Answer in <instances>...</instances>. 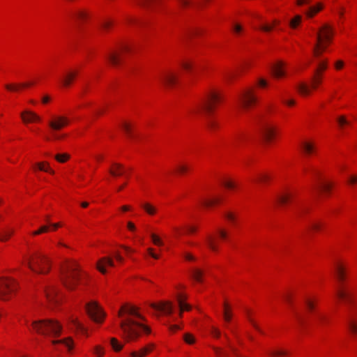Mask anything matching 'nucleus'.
I'll return each mask as SVG.
<instances>
[{
    "label": "nucleus",
    "instance_id": "4",
    "mask_svg": "<svg viewBox=\"0 0 357 357\" xmlns=\"http://www.w3.org/2000/svg\"><path fill=\"white\" fill-rule=\"evenodd\" d=\"M31 328L38 333L52 338L59 336L61 331V326L52 319L34 321L31 324Z\"/></svg>",
    "mask_w": 357,
    "mask_h": 357
},
{
    "label": "nucleus",
    "instance_id": "1",
    "mask_svg": "<svg viewBox=\"0 0 357 357\" xmlns=\"http://www.w3.org/2000/svg\"><path fill=\"white\" fill-rule=\"evenodd\" d=\"M121 318L119 326L122 331L123 337L127 341L136 340L141 335V331L146 334L151 333V328L139 322L135 319L144 321L145 318L139 312V309L133 305H123L118 314Z\"/></svg>",
    "mask_w": 357,
    "mask_h": 357
},
{
    "label": "nucleus",
    "instance_id": "53",
    "mask_svg": "<svg viewBox=\"0 0 357 357\" xmlns=\"http://www.w3.org/2000/svg\"><path fill=\"white\" fill-rule=\"evenodd\" d=\"M181 66L184 70L190 71L192 68L193 63L190 61H183L182 62Z\"/></svg>",
    "mask_w": 357,
    "mask_h": 357
},
{
    "label": "nucleus",
    "instance_id": "22",
    "mask_svg": "<svg viewBox=\"0 0 357 357\" xmlns=\"http://www.w3.org/2000/svg\"><path fill=\"white\" fill-rule=\"evenodd\" d=\"M109 172L112 176H119L124 173V168L121 164L114 163Z\"/></svg>",
    "mask_w": 357,
    "mask_h": 357
},
{
    "label": "nucleus",
    "instance_id": "34",
    "mask_svg": "<svg viewBox=\"0 0 357 357\" xmlns=\"http://www.w3.org/2000/svg\"><path fill=\"white\" fill-rule=\"evenodd\" d=\"M73 16L77 20L84 21L87 18L88 14L84 10H79L73 13Z\"/></svg>",
    "mask_w": 357,
    "mask_h": 357
},
{
    "label": "nucleus",
    "instance_id": "44",
    "mask_svg": "<svg viewBox=\"0 0 357 357\" xmlns=\"http://www.w3.org/2000/svg\"><path fill=\"white\" fill-rule=\"evenodd\" d=\"M54 158L59 162H65L70 158V155L68 153L56 154Z\"/></svg>",
    "mask_w": 357,
    "mask_h": 357
},
{
    "label": "nucleus",
    "instance_id": "42",
    "mask_svg": "<svg viewBox=\"0 0 357 357\" xmlns=\"http://www.w3.org/2000/svg\"><path fill=\"white\" fill-rule=\"evenodd\" d=\"M301 22V16L296 15L290 22L289 25L291 28L295 29Z\"/></svg>",
    "mask_w": 357,
    "mask_h": 357
},
{
    "label": "nucleus",
    "instance_id": "14",
    "mask_svg": "<svg viewBox=\"0 0 357 357\" xmlns=\"http://www.w3.org/2000/svg\"><path fill=\"white\" fill-rule=\"evenodd\" d=\"M284 63L282 61H278L271 67V73L275 78H280L285 75Z\"/></svg>",
    "mask_w": 357,
    "mask_h": 357
},
{
    "label": "nucleus",
    "instance_id": "50",
    "mask_svg": "<svg viewBox=\"0 0 357 357\" xmlns=\"http://www.w3.org/2000/svg\"><path fill=\"white\" fill-rule=\"evenodd\" d=\"M93 353L98 357H102L104 355V349L100 346H96L93 349Z\"/></svg>",
    "mask_w": 357,
    "mask_h": 357
},
{
    "label": "nucleus",
    "instance_id": "55",
    "mask_svg": "<svg viewBox=\"0 0 357 357\" xmlns=\"http://www.w3.org/2000/svg\"><path fill=\"white\" fill-rule=\"evenodd\" d=\"M225 216L226 219L228 220L229 221H230L233 223L235 222L236 217L232 213L227 212L225 213Z\"/></svg>",
    "mask_w": 357,
    "mask_h": 357
},
{
    "label": "nucleus",
    "instance_id": "32",
    "mask_svg": "<svg viewBox=\"0 0 357 357\" xmlns=\"http://www.w3.org/2000/svg\"><path fill=\"white\" fill-rule=\"evenodd\" d=\"M206 243L208 247L213 252L218 250V247L216 245L215 241L213 237L209 236L206 238Z\"/></svg>",
    "mask_w": 357,
    "mask_h": 357
},
{
    "label": "nucleus",
    "instance_id": "16",
    "mask_svg": "<svg viewBox=\"0 0 357 357\" xmlns=\"http://www.w3.org/2000/svg\"><path fill=\"white\" fill-rule=\"evenodd\" d=\"M21 117L24 123L40 121V117L31 111H24L21 113Z\"/></svg>",
    "mask_w": 357,
    "mask_h": 357
},
{
    "label": "nucleus",
    "instance_id": "27",
    "mask_svg": "<svg viewBox=\"0 0 357 357\" xmlns=\"http://www.w3.org/2000/svg\"><path fill=\"white\" fill-rule=\"evenodd\" d=\"M36 166L40 171H43V172H50V174H54V170H52L49 167V163L47 162H38V163L36 164Z\"/></svg>",
    "mask_w": 357,
    "mask_h": 357
},
{
    "label": "nucleus",
    "instance_id": "47",
    "mask_svg": "<svg viewBox=\"0 0 357 357\" xmlns=\"http://www.w3.org/2000/svg\"><path fill=\"white\" fill-rule=\"evenodd\" d=\"M139 6L146 8L151 4L153 0H134Z\"/></svg>",
    "mask_w": 357,
    "mask_h": 357
},
{
    "label": "nucleus",
    "instance_id": "36",
    "mask_svg": "<svg viewBox=\"0 0 357 357\" xmlns=\"http://www.w3.org/2000/svg\"><path fill=\"white\" fill-rule=\"evenodd\" d=\"M224 312H223V317L226 322H229L232 317V314L229 309L228 305L227 303L224 304Z\"/></svg>",
    "mask_w": 357,
    "mask_h": 357
},
{
    "label": "nucleus",
    "instance_id": "56",
    "mask_svg": "<svg viewBox=\"0 0 357 357\" xmlns=\"http://www.w3.org/2000/svg\"><path fill=\"white\" fill-rule=\"evenodd\" d=\"M176 169L178 172L183 174L188 171V167L185 165H178L176 167Z\"/></svg>",
    "mask_w": 357,
    "mask_h": 357
},
{
    "label": "nucleus",
    "instance_id": "46",
    "mask_svg": "<svg viewBox=\"0 0 357 357\" xmlns=\"http://www.w3.org/2000/svg\"><path fill=\"white\" fill-rule=\"evenodd\" d=\"M151 238L152 239V241L153 243L155 245H158V246H161L163 245V243L162 241V240L160 239V238L159 236H158L156 234H151Z\"/></svg>",
    "mask_w": 357,
    "mask_h": 357
},
{
    "label": "nucleus",
    "instance_id": "11",
    "mask_svg": "<svg viewBox=\"0 0 357 357\" xmlns=\"http://www.w3.org/2000/svg\"><path fill=\"white\" fill-rule=\"evenodd\" d=\"M336 294L337 297L343 300L347 305H349L352 303L353 295L349 288L341 287L337 290Z\"/></svg>",
    "mask_w": 357,
    "mask_h": 357
},
{
    "label": "nucleus",
    "instance_id": "29",
    "mask_svg": "<svg viewBox=\"0 0 357 357\" xmlns=\"http://www.w3.org/2000/svg\"><path fill=\"white\" fill-rule=\"evenodd\" d=\"M46 296L49 301H53L57 294V289L54 286L50 287L45 290Z\"/></svg>",
    "mask_w": 357,
    "mask_h": 357
},
{
    "label": "nucleus",
    "instance_id": "28",
    "mask_svg": "<svg viewBox=\"0 0 357 357\" xmlns=\"http://www.w3.org/2000/svg\"><path fill=\"white\" fill-rule=\"evenodd\" d=\"M323 8V6L321 3H318L317 6H311L309 8L308 10L306 12V15L309 17H312L315 15L317 13L320 11Z\"/></svg>",
    "mask_w": 357,
    "mask_h": 357
},
{
    "label": "nucleus",
    "instance_id": "38",
    "mask_svg": "<svg viewBox=\"0 0 357 357\" xmlns=\"http://www.w3.org/2000/svg\"><path fill=\"white\" fill-rule=\"evenodd\" d=\"M148 354L147 349L142 348L139 351H132L130 353L131 357H144Z\"/></svg>",
    "mask_w": 357,
    "mask_h": 357
},
{
    "label": "nucleus",
    "instance_id": "51",
    "mask_svg": "<svg viewBox=\"0 0 357 357\" xmlns=\"http://www.w3.org/2000/svg\"><path fill=\"white\" fill-rule=\"evenodd\" d=\"M122 128L129 137H132L131 127L128 123H123L122 125Z\"/></svg>",
    "mask_w": 357,
    "mask_h": 357
},
{
    "label": "nucleus",
    "instance_id": "3",
    "mask_svg": "<svg viewBox=\"0 0 357 357\" xmlns=\"http://www.w3.org/2000/svg\"><path fill=\"white\" fill-rule=\"evenodd\" d=\"M80 277L79 268L76 261L67 260L61 270V280L68 290L75 289Z\"/></svg>",
    "mask_w": 357,
    "mask_h": 357
},
{
    "label": "nucleus",
    "instance_id": "39",
    "mask_svg": "<svg viewBox=\"0 0 357 357\" xmlns=\"http://www.w3.org/2000/svg\"><path fill=\"white\" fill-rule=\"evenodd\" d=\"M280 24V21L275 20L273 22V25L264 24L260 26V29L265 32H269L273 29V26H277Z\"/></svg>",
    "mask_w": 357,
    "mask_h": 357
},
{
    "label": "nucleus",
    "instance_id": "37",
    "mask_svg": "<svg viewBox=\"0 0 357 357\" xmlns=\"http://www.w3.org/2000/svg\"><path fill=\"white\" fill-rule=\"evenodd\" d=\"M312 87L316 89L317 85H319L321 82V75L320 73H318V70L315 71V74L312 77Z\"/></svg>",
    "mask_w": 357,
    "mask_h": 357
},
{
    "label": "nucleus",
    "instance_id": "18",
    "mask_svg": "<svg viewBox=\"0 0 357 357\" xmlns=\"http://www.w3.org/2000/svg\"><path fill=\"white\" fill-rule=\"evenodd\" d=\"M77 75V72L75 70H69L66 72L61 80L63 86L65 87L69 86L76 77Z\"/></svg>",
    "mask_w": 357,
    "mask_h": 357
},
{
    "label": "nucleus",
    "instance_id": "19",
    "mask_svg": "<svg viewBox=\"0 0 357 357\" xmlns=\"http://www.w3.org/2000/svg\"><path fill=\"white\" fill-rule=\"evenodd\" d=\"M52 344L54 346L55 349H59V347L60 346H63L68 349V350H70L73 347V343L70 338H66L63 340H51Z\"/></svg>",
    "mask_w": 357,
    "mask_h": 357
},
{
    "label": "nucleus",
    "instance_id": "10",
    "mask_svg": "<svg viewBox=\"0 0 357 357\" xmlns=\"http://www.w3.org/2000/svg\"><path fill=\"white\" fill-rule=\"evenodd\" d=\"M257 102V98L253 95L251 91H244L239 96V102L244 109H248L254 105Z\"/></svg>",
    "mask_w": 357,
    "mask_h": 357
},
{
    "label": "nucleus",
    "instance_id": "45",
    "mask_svg": "<svg viewBox=\"0 0 357 357\" xmlns=\"http://www.w3.org/2000/svg\"><path fill=\"white\" fill-rule=\"evenodd\" d=\"M301 146H302V149H303V151H305V153H306L307 154L312 153L314 150L313 145L310 143H307V142L303 143Z\"/></svg>",
    "mask_w": 357,
    "mask_h": 357
},
{
    "label": "nucleus",
    "instance_id": "35",
    "mask_svg": "<svg viewBox=\"0 0 357 357\" xmlns=\"http://www.w3.org/2000/svg\"><path fill=\"white\" fill-rule=\"evenodd\" d=\"M108 59L109 62L114 66H117L120 61L119 55L116 52H111L108 55Z\"/></svg>",
    "mask_w": 357,
    "mask_h": 357
},
{
    "label": "nucleus",
    "instance_id": "24",
    "mask_svg": "<svg viewBox=\"0 0 357 357\" xmlns=\"http://www.w3.org/2000/svg\"><path fill=\"white\" fill-rule=\"evenodd\" d=\"M335 275L340 282H342L344 280L346 275L345 271L342 266L340 264L337 265L335 268Z\"/></svg>",
    "mask_w": 357,
    "mask_h": 357
},
{
    "label": "nucleus",
    "instance_id": "17",
    "mask_svg": "<svg viewBox=\"0 0 357 357\" xmlns=\"http://www.w3.org/2000/svg\"><path fill=\"white\" fill-rule=\"evenodd\" d=\"M347 325L351 333L355 336L357 335V321L355 319L351 312H349L347 318Z\"/></svg>",
    "mask_w": 357,
    "mask_h": 357
},
{
    "label": "nucleus",
    "instance_id": "25",
    "mask_svg": "<svg viewBox=\"0 0 357 357\" xmlns=\"http://www.w3.org/2000/svg\"><path fill=\"white\" fill-rule=\"evenodd\" d=\"M142 207L149 215H151L155 214L157 212L156 207L148 202L142 204Z\"/></svg>",
    "mask_w": 357,
    "mask_h": 357
},
{
    "label": "nucleus",
    "instance_id": "8",
    "mask_svg": "<svg viewBox=\"0 0 357 357\" xmlns=\"http://www.w3.org/2000/svg\"><path fill=\"white\" fill-rule=\"evenodd\" d=\"M68 123V119L63 116H54L52 120L49 121L48 125L53 131V138L54 139H60L63 137L62 135H58L54 132L61 130L62 128L67 126Z\"/></svg>",
    "mask_w": 357,
    "mask_h": 357
},
{
    "label": "nucleus",
    "instance_id": "7",
    "mask_svg": "<svg viewBox=\"0 0 357 357\" xmlns=\"http://www.w3.org/2000/svg\"><path fill=\"white\" fill-rule=\"evenodd\" d=\"M17 289V283L11 278H0V300H8Z\"/></svg>",
    "mask_w": 357,
    "mask_h": 357
},
{
    "label": "nucleus",
    "instance_id": "57",
    "mask_svg": "<svg viewBox=\"0 0 357 357\" xmlns=\"http://www.w3.org/2000/svg\"><path fill=\"white\" fill-rule=\"evenodd\" d=\"M321 227V223L319 222H313L310 224V227L315 231H318Z\"/></svg>",
    "mask_w": 357,
    "mask_h": 357
},
{
    "label": "nucleus",
    "instance_id": "2",
    "mask_svg": "<svg viewBox=\"0 0 357 357\" xmlns=\"http://www.w3.org/2000/svg\"><path fill=\"white\" fill-rule=\"evenodd\" d=\"M220 101V96L219 93L215 91H211L202 102L192 109V113L203 114L207 117L206 126L211 131L215 130L219 126L218 122L211 115L214 110L215 105Z\"/></svg>",
    "mask_w": 357,
    "mask_h": 357
},
{
    "label": "nucleus",
    "instance_id": "9",
    "mask_svg": "<svg viewBox=\"0 0 357 357\" xmlns=\"http://www.w3.org/2000/svg\"><path fill=\"white\" fill-rule=\"evenodd\" d=\"M86 312L88 315L91 319L96 323H102L105 313L102 312L100 307L96 302L89 303L86 306Z\"/></svg>",
    "mask_w": 357,
    "mask_h": 357
},
{
    "label": "nucleus",
    "instance_id": "15",
    "mask_svg": "<svg viewBox=\"0 0 357 357\" xmlns=\"http://www.w3.org/2000/svg\"><path fill=\"white\" fill-rule=\"evenodd\" d=\"M106 266H114V263L110 257H102L97 263V268L98 271L105 274L106 273Z\"/></svg>",
    "mask_w": 357,
    "mask_h": 357
},
{
    "label": "nucleus",
    "instance_id": "5",
    "mask_svg": "<svg viewBox=\"0 0 357 357\" xmlns=\"http://www.w3.org/2000/svg\"><path fill=\"white\" fill-rule=\"evenodd\" d=\"M333 36V28L327 24H324L317 33V43L313 52L316 56H319L331 42Z\"/></svg>",
    "mask_w": 357,
    "mask_h": 357
},
{
    "label": "nucleus",
    "instance_id": "52",
    "mask_svg": "<svg viewBox=\"0 0 357 357\" xmlns=\"http://www.w3.org/2000/svg\"><path fill=\"white\" fill-rule=\"evenodd\" d=\"M112 24V22L109 20H104L100 22V27L104 29V30H107V29H109Z\"/></svg>",
    "mask_w": 357,
    "mask_h": 357
},
{
    "label": "nucleus",
    "instance_id": "12",
    "mask_svg": "<svg viewBox=\"0 0 357 357\" xmlns=\"http://www.w3.org/2000/svg\"><path fill=\"white\" fill-rule=\"evenodd\" d=\"M176 75L172 71H165L160 77L161 82L167 86H172L176 83Z\"/></svg>",
    "mask_w": 357,
    "mask_h": 357
},
{
    "label": "nucleus",
    "instance_id": "58",
    "mask_svg": "<svg viewBox=\"0 0 357 357\" xmlns=\"http://www.w3.org/2000/svg\"><path fill=\"white\" fill-rule=\"evenodd\" d=\"M48 231V227L47 226H42L38 230L33 232V235H38L43 232H46Z\"/></svg>",
    "mask_w": 357,
    "mask_h": 357
},
{
    "label": "nucleus",
    "instance_id": "13",
    "mask_svg": "<svg viewBox=\"0 0 357 357\" xmlns=\"http://www.w3.org/2000/svg\"><path fill=\"white\" fill-rule=\"evenodd\" d=\"M151 307L167 314H171L173 312V305L170 302H164L160 304L151 303Z\"/></svg>",
    "mask_w": 357,
    "mask_h": 357
},
{
    "label": "nucleus",
    "instance_id": "30",
    "mask_svg": "<svg viewBox=\"0 0 357 357\" xmlns=\"http://www.w3.org/2000/svg\"><path fill=\"white\" fill-rule=\"evenodd\" d=\"M297 89H298V92L302 96H308L310 93V87L306 84H304V83L299 84L298 86H297Z\"/></svg>",
    "mask_w": 357,
    "mask_h": 357
},
{
    "label": "nucleus",
    "instance_id": "49",
    "mask_svg": "<svg viewBox=\"0 0 357 357\" xmlns=\"http://www.w3.org/2000/svg\"><path fill=\"white\" fill-rule=\"evenodd\" d=\"M316 188H317L318 189L321 190L324 192H329L331 189V185L330 183H321Z\"/></svg>",
    "mask_w": 357,
    "mask_h": 357
},
{
    "label": "nucleus",
    "instance_id": "62",
    "mask_svg": "<svg viewBox=\"0 0 357 357\" xmlns=\"http://www.w3.org/2000/svg\"><path fill=\"white\" fill-rule=\"evenodd\" d=\"M223 185L226 188H227L229 189H232V188H234L235 187V184L232 181H224L223 182Z\"/></svg>",
    "mask_w": 357,
    "mask_h": 357
},
{
    "label": "nucleus",
    "instance_id": "26",
    "mask_svg": "<svg viewBox=\"0 0 357 357\" xmlns=\"http://www.w3.org/2000/svg\"><path fill=\"white\" fill-rule=\"evenodd\" d=\"M14 230L12 229H3L0 233V241H6L13 234Z\"/></svg>",
    "mask_w": 357,
    "mask_h": 357
},
{
    "label": "nucleus",
    "instance_id": "41",
    "mask_svg": "<svg viewBox=\"0 0 357 357\" xmlns=\"http://www.w3.org/2000/svg\"><path fill=\"white\" fill-rule=\"evenodd\" d=\"M220 202L219 198H213L210 199H204L202 201V204L206 207L211 206Z\"/></svg>",
    "mask_w": 357,
    "mask_h": 357
},
{
    "label": "nucleus",
    "instance_id": "43",
    "mask_svg": "<svg viewBox=\"0 0 357 357\" xmlns=\"http://www.w3.org/2000/svg\"><path fill=\"white\" fill-rule=\"evenodd\" d=\"M111 345L113 349L116 351H119L123 348V345L121 344L114 337L111 339Z\"/></svg>",
    "mask_w": 357,
    "mask_h": 357
},
{
    "label": "nucleus",
    "instance_id": "33",
    "mask_svg": "<svg viewBox=\"0 0 357 357\" xmlns=\"http://www.w3.org/2000/svg\"><path fill=\"white\" fill-rule=\"evenodd\" d=\"M178 305H179V308H180V316L181 317L182 315V312L184 311V310H190L191 309V306L187 303H185L183 299L181 298V297L179 296L178 297Z\"/></svg>",
    "mask_w": 357,
    "mask_h": 357
},
{
    "label": "nucleus",
    "instance_id": "48",
    "mask_svg": "<svg viewBox=\"0 0 357 357\" xmlns=\"http://www.w3.org/2000/svg\"><path fill=\"white\" fill-rule=\"evenodd\" d=\"M183 339L186 343L190 344L195 342V337L190 333H185L183 336Z\"/></svg>",
    "mask_w": 357,
    "mask_h": 357
},
{
    "label": "nucleus",
    "instance_id": "21",
    "mask_svg": "<svg viewBox=\"0 0 357 357\" xmlns=\"http://www.w3.org/2000/svg\"><path fill=\"white\" fill-rule=\"evenodd\" d=\"M33 84L32 82L21 83V84H7L5 88L10 91L16 92L22 88H26Z\"/></svg>",
    "mask_w": 357,
    "mask_h": 357
},
{
    "label": "nucleus",
    "instance_id": "40",
    "mask_svg": "<svg viewBox=\"0 0 357 357\" xmlns=\"http://www.w3.org/2000/svg\"><path fill=\"white\" fill-rule=\"evenodd\" d=\"M305 305L306 307V309L310 312H312L315 309V303L310 298H306L305 300Z\"/></svg>",
    "mask_w": 357,
    "mask_h": 357
},
{
    "label": "nucleus",
    "instance_id": "54",
    "mask_svg": "<svg viewBox=\"0 0 357 357\" xmlns=\"http://www.w3.org/2000/svg\"><path fill=\"white\" fill-rule=\"evenodd\" d=\"M337 122L339 123V125L342 127L344 125H349V122L346 119V118L343 116H340L338 119H337Z\"/></svg>",
    "mask_w": 357,
    "mask_h": 357
},
{
    "label": "nucleus",
    "instance_id": "60",
    "mask_svg": "<svg viewBox=\"0 0 357 357\" xmlns=\"http://www.w3.org/2000/svg\"><path fill=\"white\" fill-rule=\"evenodd\" d=\"M270 354L273 356H284L287 354V352L284 351H272L270 352Z\"/></svg>",
    "mask_w": 357,
    "mask_h": 357
},
{
    "label": "nucleus",
    "instance_id": "20",
    "mask_svg": "<svg viewBox=\"0 0 357 357\" xmlns=\"http://www.w3.org/2000/svg\"><path fill=\"white\" fill-rule=\"evenodd\" d=\"M261 132L263 137L267 141H271L275 135L274 129L268 125H265L262 127Z\"/></svg>",
    "mask_w": 357,
    "mask_h": 357
},
{
    "label": "nucleus",
    "instance_id": "64",
    "mask_svg": "<svg viewBox=\"0 0 357 357\" xmlns=\"http://www.w3.org/2000/svg\"><path fill=\"white\" fill-rule=\"evenodd\" d=\"M211 334L215 337L218 338L220 335V332L218 329L215 328H212L211 329Z\"/></svg>",
    "mask_w": 357,
    "mask_h": 357
},
{
    "label": "nucleus",
    "instance_id": "59",
    "mask_svg": "<svg viewBox=\"0 0 357 357\" xmlns=\"http://www.w3.org/2000/svg\"><path fill=\"white\" fill-rule=\"evenodd\" d=\"M214 350L215 351L217 357H225L227 355L225 352H224L223 351H222V349L219 348H215Z\"/></svg>",
    "mask_w": 357,
    "mask_h": 357
},
{
    "label": "nucleus",
    "instance_id": "31",
    "mask_svg": "<svg viewBox=\"0 0 357 357\" xmlns=\"http://www.w3.org/2000/svg\"><path fill=\"white\" fill-rule=\"evenodd\" d=\"M204 275L203 271L199 268H195L192 271V277L198 282H202V276Z\"/></svg>",
    "mask_w": 357,
    "mask_h": 357
},
{
    "label": "nucleus",
    "instance_id": "61",
    "mask_svg": "<svg viewBox=\"0 0 357 357\" xmlns=\"http://www.w3.org/2000/svg\"><path fill=\"white\" fill-rule=\"evenodd\" d=\"M326 68H327V61H321L319 63L318 69L317 70H318V73H319V70H324L326 69Z\"/></svg>",
    "mask_w": 357,
    "mask_h": 357
},
{
    "label": "nucleus",
    "instance_id": "23",
    "mask_svg": "<svg viewBox=\"0 0 357 357\" xmlns=\"http://www.w3.org/2000/svg\"><path fill=\"white\" fill-rule=\"evenodd\" d=\"M294 197L291 192H282L277 196V200L280 204H286Z\"/></svg>",
    "mask_w": 357,
    "mask_h": 357
},
{
    "label": "nucleus",
    "instance_id": "63",
    "mask_svg": "<svg viewBox=\"0 0 357 357\" xmlns=\"http://www.w3.org/2000/svg\"><path fill=\"white\" fill-rule=\"evenodd\" d=\"M268 178H269L268 176H267L266 174H260V175H259V176L257 178V181L259 182H265L267 180H268Z\"/></svg>",
    "mask_w": 357,
    "mask_h": 357
},
{
    "label": "nucleus",
    "instance_id": "6",
    "mask_svg": "<svg viewBox=\"0 0 357 357\" xmlns=\"http://www.w3.org/2000/svg\"><path fill=\"white\" fill-rule=\"evenodd\" d=\"M26 261L28 267L36 273L45 274L50 271V261L43 255L36 254L27 258Z\"/></svg>",
    "mask_w": 357,
    "mask_h": 357
}]
</instances>
